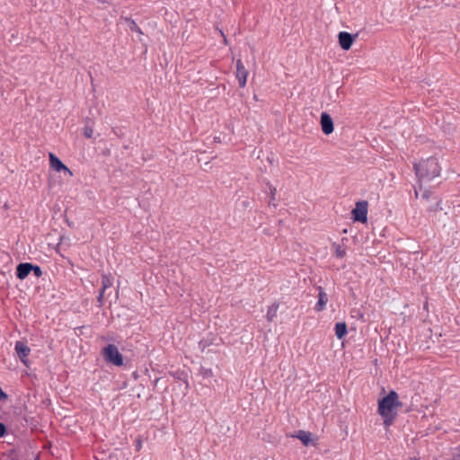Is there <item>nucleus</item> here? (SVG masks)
Returning <instances> with one entry per match:
<instances>
[{
	"instance_id": "f257e3e1",
	"label": "nucleus",
	"mask_w": 460,
	"mask_h": 460,
	"mask_svg": "<svg viewBox=\"0 0 460 460\" xmlns=\"http://www.w3.org/2000/svg\"><path fill=\"white\" fill-rule=\"evenodd\" d=\"M399 406H401V402L398 401V394L395 391H391L386 396L379 400L378 413L384 419L385 427L394 423Z\"/></svg>"
},
{
	"instance_id": "f03ea898",
	"label": "nucleus",
	"mask_w": 460,
	"mask_h": 460,
	"mask_svg": "<svg viewBox=\"0 0 460 460\" xmlns=\"http://www.w3.org/2000/svg\"><path fill=\"white\" fill-rule=\"evenodd\" d=\"M415 173L420 181H429L440 173L441 167L436 157H429L413 164Z\"/></svg>"
},
{
	"instance_id": "7ed1b4c3",
	"label": "nucleus",
	"mask_w": 460,
	"mask_h": 460,
	"mask_svg": "<svg viewBox=\"0 0 460 460\" xmlns=\"http://www.w3.org/2000/svg\"><path fill=\"white\" fill-rule=\"evenodd\" d=\"M101 354L104 359V361L108 364H111L116 367H121L124 364L123 356L119 351V349L114 344H109L104 347Z\"/></svg>"
},
{
	"instance_id": "20e7f679",
	"label": "nucleus",
	"mask_w": 460,
	"mask_h": 460,
	"mask_svg": "<svg viewBox=\"0 0 460 460\" xmlns=\"http://www.w3.org/2000/svg\"><path fill=\"white\" fill-rule=\"evenodd\" d=\"M367 201L362 200L356 203L355 208L352 209V218L356 222L365 223L367 219Z\"/></svg>"
},
{
	"instance_id": "39448f33",
	"label": "nucleus",
	"mask_w": 460,
	"mask_h": 460,
	"mask_svg": "<svg viewBox=\"0 0 460 460\" xmlns=\"http://www.w3.org/2000/svg\"><path fill=\"white\" fill-rule=\"evenodd\" d=\"M358 37V34L352 35L347 31H341L338 35L339 44L341 48L344 50H349L355 39Z\"/></svg>"
},
{
	"instance_id": "423d86ee",
	"label": "nucleus",
	"mask_w": 460,
	"mask_h": 460,
	"mask_svg": "<svg viewBox=\"0 0 460 460\" xmlns=\"http://www.w3.org/2000/svg\"><path fill=\"white\" fill-rule=\"evenodd\" d=\"M113 285V278L111 275L102 274V288L100 290L97 301L99 305H103V296L107 288H110Z\"/></svg>"
},
{
	"instance_id": "0eeeda50",
	"label": "nucleus",
	"mask_w": 460,
	"mask_h": 460,
	"mask_svg": "<svg viewBox=\"0 0 460 460\" xmlns=\"http://www.w3.org/2000/svg\"><path fill=\"white\" fill-rule=\"evenodd\" d=\"M248 71L244 67L241 59L236 61V78L240 87H244L246 84Z\"/></svg>"
},
{
	"instance_id": "6e6552de",
	"label": "nucleus",
	"mask_w": 460,
	"mask_h": 460,
	"mask_svg": "<svg viewBox=\"0 0 460 460\" xmlns=\"http://www.w3.org/2000/svg\"><path fill=\"white\" fill-rule=\"evenodd\" d=\"M14 349L23 364H27V358L30 355L31 349L22 341H16Z\"/></svg>"
},
{
	"instance_id": "1a4fd4ad",
	"label": "nucleus",
	"mask_w": 460,
	"mask_h": 460,
	"mask_svg": "<svg viewBox=\"0 0 460 460\" xmlns=\"http://www.w3.org/2000/svg\"><path fill=\"white\" fill-rule=\"evenodd\" d=\"M321 127L322 130L325 135H330L333 132V121L331 116L326 113L323 112L321 114Z\"/></svg>"
},
{
	"instance_id": "9d476101",
	"label": "nucleus",
	"mask_w": 460,
	"mask_h": 460,
	"mask_svg": "<svg viewBox=\"0 0 460 460\" xmlns=\"http://www.w3.org/2000/svg\"><path fill=\"white\" fill-rule=\"evenodd\" d=\"M31 269H33V264L29 262H22L16 267V277L19 279H24L31 273Z\"/></svg>"
},
{
	"instance_id": "9b49d317",
	"label": "nucleus",
	"mask_w": 460,
	"mask_h": 460,
	"mask_svg": "<svg viewBox=\"0 0 460 460\" xmlns=\"http://www.w3.org/2000/svg\"><path fill=\"white\" fill-rule=\"evenodd\" d=\"M318 290V301L314 306V310L317 312H321L325 308V305L328 302V295L324 292L323 288L319 286L317 287Z\"/></svg>"
},
{
	"instance_id": "f8f14e48",
	"label": "nucleus",
	"mask_w": 460,
	"mask_h": 460,
	"mask_svg": "<svg viewBox=\"0 0 460 460\" xmlns=\"http://www.w3.org/2000/svg\"><path fill=\"white\" fill-rule=\"evenodd\" d=\"M49 163L57 172L66 171L72 174V172L52 153L49 154Z\"/></svg>"
},
{
	"instance_id": "ddd939ff",
	"label": "nucleus",
	"mask_w": 460,
	"mask_h": 460,
	"mask_svg": "<svg viewBox=\"0 0 460 460\" xmlns=\"http://www.w3.org/2000/svg\"><path fill=\"white\" fill-rule=\"evenodd\" d=\"M335 335L341 340L347 334V324L344 322L337 323L334 326Z\"/></svg>"
},
{
	"instance_id": "4468645a",
	"label": "nucleus",
	"mask_w": 460,
	"mask_h": 460,
	"mask_svg": "<svg viewBox=\"0 0 460 460\" xmlns=\"http://www.w3.org/2000/svg\"><path fill=\"white\" fill-rule=\"evenodd\" d=\"M279 307V303H274L268 307L266 318L269 322H272L274 318L277 316V313Z\"/></svg>"
},
{
	"instance_id": "2eb2a0df",
	"label": "nucleus",
	"mask_w": 460,
	"mask_h": 460,
	"mask_svg": "<svg viewBox=\"0 0 460 460\" xmlns=\"http://www.w3.org/2000/svg\"><path fill=\"white\" fill-rule=\"evenodd\" d=\"M293 437L300 439L305 446H307L311 440V433L304 430H298Z\"/></svg>"
},
{
	"instance_id": "dca6fc26",
	"label": "nucleus",
	"mask_w": 460,
	"mask_h": 460,
	"mask_svg": "<svg viewBox=\"0 0 460 460\" xmlns=\"http://www.w3.org/2000/svg\"><path fill=\"white\" fill-rule=\"evenodd\" d=\"M433 199H434V203L430 204L427 208V211L429 213H437L438 211L442 210L441 199H438V197L433 198Z\"/></svg>"
},
{
	"instance_id": "f3484780",
	"label": "nucleus",
	"mask_w": 460,
	"mask_h": 460,
	"mask_svg": "<svg viewBox=\"0 0 460 460\" xmlns=\"http://www.w3.org/2000/svg\"><path fill=\"white\" fill-rule=\"evenodd\" d=\"M125 22L131 31L137 32L138 34H143V31H141L140 27L133 19L127 17L125 18Z\"/></svg>"
},
{
	"instance_id": "a211bd4d",
	"label": "nucleus",
	"mask_w": 460,
	"mask_h": 460,
	"mask_svg": "<svg viewBox=\"0 0 460 460\" xmlns=\"http://www.w3.org/2000/svg\"><path fill=\"white\" fill-rule=\"evenodd\" d=\"M335 248V255L338 258H343L346 255V250L340 244H333Z\"/></svg>"
},
{
	"instance_id": "6ab92c4d",
	"label": "nucleus",
	"mask_w": 460,
	"mask_h": 460,
	"mask_svg": "<svg viewBox=\"0 0 460 460\" xmlns=\"http://www.w3.org/2000/svg\"><path fill=\"white\" fill-rule=\"evenodd\" d=\"M93 129L92 128V127L90 126H85L84 128V136L86 137V138H92L93 137Z\"/></svg>"
},
{
	"instance_id": "aec40b11",
	"label": "nucleus",
	"mask_w": 460,
	"mask_h": 460,
	"mask_svg": "<svg viewBox=\"0 0 460 460\" xmlns=\"http://www.w3.org/2000/svg\"><path fill=\"white\" fill-rule=\"evenodd\" d=\"M31 271L37 278H40L43 274L41 268L38 265H33V269H31Z\"/></svg>"
},
{
	"instance_id": "412c9836",
	"label": "nucleus",
	"mask_w": 460,
	"mask_h": 460,
	"mask_svg": "<svg viewBox=\"0 0 460 460\" xmlns=\"http://www.w3.org/2000/svg\"><path fill=\"white\" fill-rule=\"evenodd\" d=\"M6 434V427L4 423L0 422V438H4Z\"/></svg>"
},
{
	"instance_id": "4be33fe9",
	"label": "nucleus",
	"mask_w": 460,
	"mask_h": 460,
	"mask_svg": "<svg viewBox=\"0 0 460 460\" xmlns=\"http://www.w3.org/2000/svg\"><path fill=\"white\" fill-rule=\"evenodd\" d=\"M8 399V395L3 389L0 387V401H6Z\"/></svg>"
},
{
	"instance_id": "5701e85b",
	"label": "nucleus",
	"mask_w": 460,
	"mask_h": 460,
	"mask_svg": "<svg viewBox=\"0 0 460 460\" xmlns=\"http://www.w3.org/2000/svg\"><path fill=\"white\" fill-rule=\"evenodd\" d=\"M270 190L271 199L274 200L277 190L275 187H272L271 185L270 186Z\"/></svg>"
},
{
	"instance_id": "b1692460",
	"label": "nucleus",
	"mask_w": 460,
	"mask_h": 460,
	"mask_svg": "<svg viewBox=\"0 0 460 460\" xmlns=\"http://www.w3.org/2000/svg\"><path fill=\"white\" fill-rule=\"evenodd\" d=\"M430 197H431V192L429 191V190H425L424 193L422 194V199H423L429 200V199Z\"/></svg>"
},
{
	"instance_id": "393cba45",
	"label": "nucleus",
	"mask_w": 460,
	"mask_h": 460,
	"mask_svg": "<svg viewBox=\"0 0 460 460\" xmlns=\"http://www.w3.org/2000/svg\"><path fill=\"white\" fill-rule=\"evenodd\" d=\"M140 448H141V442H140V440H138L137 443V450H139Z\"/></svg>"
},
{
	"instance_id": "a878e982",
	"label": "nucleus",
	"mask_w": 460,
	"mask_h": 460,
	"mask_svg": "<svg viewBox=\"0 0 460 460\" xmlns=\"http://www.w3.org/2000/svg\"><path fill=\"white\" fill-rule=\"evenodd\" d=\"M97 1H98V2H100V3H102V4H104V3H107V2H108L107 0H97Z\"/></svg>"
},
{
	"instance_id": "bb28decb",
	"label": "nucleus",
	"mask_w": 460,
	"mask_h": 460,
	"mask_svg": "<svg viewBox=\"0 0 460 460\" xmlns=\"http://www.w3.org/2000/svg\"><path fill=\"white\" fill-rule=\"evenodd\" d=\"M411 460H419V459H417V458H413V459H411Z\"/></svg>"
},
{
	"instance_id": "cd10ccee",
	"label": "nucleus",
	"mask_w": 460,
	"mask_h": 460,
	"mask_svg": "<svg viewBox=\"0 0 460 460\" xmlns=\"http://www.w3.org/2000/svg\"><path fill=\"white\" fill-rule=\"evenodd\" d=\"M38 460V459H37Z\"/></svg>"
}]
</instances>
